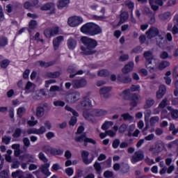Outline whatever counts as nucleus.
<instances>
[{
    "label": "nucleus",
    "instance_id": "nucleus-1",
    "mask_svg": "<svg viewBox=\"0 0 178 178\" xmlns=\"http://www.w3.org/2000/svg\"><path fill=\"white\" fill-rule=\"evenodd\" d=\"M81 41L84 46L81 47V53L83 55H93L97 51V45H98V42L95 39L90 38L86 36H83L81 38Z\"/></svg>",
    "mask_w": 178,
    "mask_h": 178
},
{
    "label": "nucleus",
    "instance_id": "nucleus-2",
    "mask_svg": "<svg viewBox=\"0 0 178 178\" xmlns=\"http://www.w3.org/2000/svg\"><path fill=\"white\" fill-rule=\"evenodd\" d=\"M81 32L86 35H98L102 33V29L93 22H88L81 27Z\"/></svg>",
    "mask_w": 178,
    "mask_h": 178
},
{
    "label": "nucleus",
    "instance_id": "nucleus-3",
    "mask_svg": "<svg viewBox=\"0 0 178 178\" xmlns=\"http://www.w3.org/2000/svg\"><path fill=\"white\" fill-rule=\"evenodd\" d=\"M146 35L147 38L151 39L156 37V42L159 46L161 47L162 41L165 39V32L159 33V30L155 27H151L147 32Z\"/></svg>",
    "mask_w": 178,
    "mask_h": 178
},
{
    "label": "nucleus",
    "instance_id": "nucleus-4",
    "mask_svg": "<svg viewBox=\"0 0 178 178\" xmlns=\"http://www.w3.org/2000/svg\"><path fill=\"white\" fill-rule=\"evenodd\" d=\"M120 97H122L124 101H128L129 104L132 108L134 107V86H132L131 88H127L120 94Z\"/></svg>",
    "mask_w": 178,
    "mask_h": 178
},
{
    "label": "nucleus",
    "instance_id": "nucleus-5",
    "mask_svg": "<svg viewBox=\"0 0 178 178\" xmlns=\"http://www.w3.org/2000/svg\"><path fill=\"white\" fill-rule=\"evenodd\" d=\"M92 108V101L88 98H86L81 101L79 104L76 106V109L78 111H89Z\"/></svg>",
    "mask_w": 178,
    "mask_h": 178
},
{
    "label": "nucleus",
    "instance_id": "nucleus-6",
    "mask_svg": "<svg viewBox=\"0 0 178 178\" xmlns=\"http://www.w3.org/2000/svg\"><path fill=\"white\" fill-rule=\"evenodd\" d=\"M80 99V92H74L67 94L65 97V101L67 104H76Z\"/></svg>",
    "mask_w": 178,
    "mask_h": 178
},
{
    "label": "nucleus",
    "instance_id": "nucleus-7",
    "mask_svg": "<svg viewBox=\"0 0 178 178\" xmlns=\"http://www.w3.org/2000/svg\"><path fill=\"white\" fill-rule=\"evenodd\" d=\"M83 116L86 120H88V122H91V123H94V122H95V109L90 108V110H85L83 112Z\"/></svg>",
    "mask_w": 178,
    "mask_h": 178
},
{
    "label": "nucleus",
    "instance_id": "nucleus-8",
    "mask_svg": "<svg viewBox=\"0 0 178 178\" xmlns=\"http://www.w3.org/2000/svg\"><path fill=\"white\" fill-rule=\"evenodd\" d=\"M83 22V17L80 16H73L68 19V24L70 27H77L78 26H80Z\"/></svg>",
    "mask_w": 178,
    "mask_h": 178
},
{
    "label": "nucleus",
    "instance_id": "nucleus-9",
    "mask_svg": "<svg viewBox=\"0 0 178 178\" xmlns=\"http://www.w3.org/2000/svg\"><path fill=\"white\" fill-rule=\"evenodd\" d=\"M143 56L146 59L145 66L147 69H152V60H154V56L152 55V51H145Z\"/></svg>",
    "mask_w": 178,
    "mask_h": 178
},
{
    "label": "nucleus",
    "instance_id": "nucleus-10",
    "mask_svg": "<svg viewBox=\"0 0 178 178\" xmlns=\"http://www.w3.org/2000/svg\"><path fill=\"white\" fill-rule=\"evenodd\" d=\"M58 33H59L58 26H53V27L47 28L44 31V34L47 38H51V37H54V35H56Z\"/></svg>",
    "mask_w": 178,
    "mask_h": 178
},
{
    "label": "nucleus",
    "instance_id": "nucleus-11",
    "mask_svg": "<svg viewBox=\"0 0 178 178\" xmlns=\"http://www.w3.org/2000/svg\"><path fill=\"white\" fill-rule=\"evenodd\" d=\"M88 84L87 79L81 78L80 79H75L72 81V87L74 88H84Z\"/></svg>",
    "mask_w": 178,
    "mask_h": 178
},
{
    "label": "nucleus",
    "instance_id": "nucleus-12",
    "mask_svg": "<svg viewBox=\"0 0 178 178\" xmlns=\"http://www.w3.org/2000/svg\"><path fill=\"white\" fill-rule=\"evenodd\" d=\"M75 140H76L78 143H84L85 147H87L88 143H90V144L93 145H95L96 143L94 139L87 138V136H86V134L77 136L76 138H75Z\"/></svg>",
    "mask_w": 178,
    "mask_h": 178
},
{
    "label": "nucleus",
    "instance_id": "nucleus-13",
    "mask_svg": "<svg viewBox=\"0 0 178 178\" xmlns=\"http://www.w3.org/2000/svg\"><path fill=\"white\" fill-rule=\"evenodd\" d=\"M65 109L66 111H68L69 112H72V115L75 117H72L70 121V126H74L76 123L77 122V117H79V113L76 111V110L72 108L69 106H65Z\"/></svg>",
    "mask_w": 178,
    "mask_h": 178
},
{
    "label": "nucleus",
    "instance_id": "nucleus-14",
    "mask_svg": "<svg viewBox=\"0 0 178 178\" xmlns=\"http://www.w3.org/2000/svg\"><path fill=\"white\" fill-rule=\"evenodd\" d=\"M166 1L167 0H149V3L153 10H158L159 9V6H163V2H166Z\"/></svg>",
    "mask_w": 178,
    "mask_h": 178
},
{
    "label": "nucleus",
    "instance_id": "nucleus-15",
    "mask_svg": "<svg viewBox=\"0 0 178 178\" xmlns=\"http://www.w3.org/2000/svg\"><path fill=\"white\" fill-rule=\"evenodd\" d=\"M89 155H90V152L86 150H83L81 152L83 162V163H85V165H90V163H92V161H94V156H92L91 158L88 159Z\"/></svg>",
    "mask_w": 178,
    "mask_h": 178
},
{
    "label": "nucleus",
    "instance_id": "nucleus-16",
    "mask_svg": "<svg viewBox=\"0 0 178 178\" xmlns=\"http://www.w3.org/2000/svg\"><path fill=\"white\" fill-rule=\"evenodd\" d=\"M111 91H112V87H103L99 90L100 95H103L104 98L108 99L111 97Z\"/></svg>",
    "mask_w": 178,
    "mask_h": 178
},
{
    "label": "nucleus",
    "instance_id": "nucleus-17",
    "mask_svg": "<svg viewBox=\"0 0 178 178\" xmlns=\"http://www.w3.org/2000/svg\"><path fill=\"white\" fill-rule=\"evenodd\" d=\"M51 164L49 163H45L42 164L41 167L39 168V170L45 175V176H51V172H49V167Z\"/></svg>",
    "mask_w": 178,
    "mask_h": 178
},
{
    "label": "nucleus",
    "instance_id": "nucleus-18",
    "mask_svg": "<svg viewBox=\"0 0 178 178\" xmlns=\"http://www.w3.org/2000/svg\"><path fill=\"white\" fill-rule=\"evenodd\" d=\"M166 94V86L164 85H161L159 86V90L156 93V97L157 99H162L163 95Z\"/></svg>",
    "mask_w": 178,
    "mask_h": 178
},
{
    "label": "nucleus",
    "instance_id": "nucleus-19",
    "mask_svg": "<svg viewBox=\"0 0 178 178\" xmlns=\"http://www.w3.org/2000/svg\"><path fill=\"white\" fill-rule=\"evenodd\" d=\"M134 69V63L129 62L122 69V72L124 74H127V73H130Z\"/></svg>",
    "mask_w": 178,
    "mask_h": 178
},
{
    "label": "nucleus",
    "instance_id": "nucleus-20",
    "mask_svg": "<svg viewBox=\"0 0 178 178\" xmlns=\"http://www.w3.org/2000/svg\"><path fill=\"white\" fill-rule=\"evenodd\" d=\"M67 45L71 51H73V49L77 47V40L70 38L67 41Z\"/></svg>",
    "mask_w": 178,
    "mask_h": 178
},
{
    "label": "nucleus",
    "instance_id": "nucleus-21",
    "mask_svg": "<svg viewBox=\"0 0 178 178\" xmlns=\"http://www.w3.org/2000/svg\"><path fill=\"white\" fill-rule=\"evenodd\" d=\"M144 158V152L143 150H138L135 153L134 162H140V161H143Z\"/></svg>",
    "mask_w": 178,
    "mask_h": 178
},
{
    "label": "nucleus",
    "instance_id": "nucleus-22",
    "mask_svg": "<svg viewBox=\"0 0 178 178\" xmlns=\"http://www.w3.org/2000/svg\"><path fill=\"white\" fill-rule=\"evenodd\" d=\"M38 66H41V67H49V66H54L55 65V61H50V62H44V61H38L36 63Z\"/></svg>",
    "mask_w": 178,
    "mask_h": 178
},
{
    "label": "nucleus",
    "instance_id": "nucleus-23",
    "mask_svg": "<svg viewBox=\"0 0 178 178\" xmlns=\"http://www.w3.org/2000/svg\"><path fill=\"white\" fill-rule=\"evenodd\" d=\"M63 40H64L63 36L60 35V36L56 38L53 40V44H54V49H58V47H59V45H60V43L62 42V41H63Z\"/></svg>",
    "mask_w": 178,
    "mask_h": 178
},
{
    "label": "nucleus",
    "instance_id": "nucleus-24",
    "mask_svg": "<svg viewBox=\"0 0 178 178\" xmlns=\"http://www.w3.org/2000/svg\"><path fill=\"white\" fill-rule=\"evenodd\" d=\"M167 109H168V111H170L171 118L174 120H176V119H178V110L177 109H175V108H172V106H168L167 108Z\"/></svg>",
    "mask_w": 178,
    "mask_h": 178
},
{
    "label": "nucleus",
    "instance_id": "nucleus-25",
    "mask_svg": "<svg viewBox=\"0 0 178 178\" xmlns=\"http://www.w3.org/2000/svg\"><path fill=\"white\" fill-rule=\"evenodd\" d=\"M118 81H120V83H131V78L129 77V76H124L123 74H119L118 76Z\"/></svg>",
    "mask_w": 178,
    "mask_h": 178
},
{
    "label": "nucleus",
    "instance_id": "nucleus-26",
    "mask_svg": "<svg viewBox=\"0 0 178 178\" xmlns=\"http://www.w3.org/2000/svg\"><path fill=\"white\" fill-rule=\"evenodd\" d=\"M70 2V0H59L57 6L58 9H62L63 8H66Z\"/></svg>",
    "mask_w": 178,
    "mask_h": 178
},
{
    "label": "nucleus",
    "instance_id": "nucleus-27",
    "mask_svg": "<svg viewBox=\"0 0 178 178\" xmlns=\"http://www.w3.org/2000/svg\"><path fill=\"white\" fill-rule=\"evenodd\" d=\"M107 114H108V111H106V110H104V109H95V118L99 117V116H105Z\"/></svg>",
    "mask_w": 178,
    "mask_h": 178
},
{
    "label": "nucleus",
    "instance_id": "nucleus-28",
    "mask_svg": "<svg viewBox=\"0 0 178 178\" xmlns=\"http://www.w3.org/2000/svg\"><path fill=\"white\" fill-rule=\"evenodd\" d=\"M120 120H127L128 122H133L134 118L133 116L130 115L129 113H124L121 115V118Z\"/></svg>",
    "mask_w": 178,
    "mask_h": 178
},
{
    "label": "nucleus",
    "instance_id": "nucleus-29",
    "mask_svg": "<svg viewBox=\"0 0 178 178\" xmlns=\"http://www.w3.org/2000/svg\"><path fill=\"white\" fill-rule=\"evenodd\" d=\"M167 147L168 148H170V149H175V151H178V140H175L170 143Z\"/></svg>",
    "mask_w": 178,
    "mask_h": 178
},
{
    "label": "nucleus",
    "instance_id": "nucleus-30",
    "mask_svg": "<svg viewBox=\"0 0 178 178\" xmlns=\"http://www.w3.org/2000/svg\"><path fill=\"white\" fill-rule=\"evenodd\" d=\"M155 104V100L152 98H147L144 106L145 109H148Z\"/></svg>",
    "mask_w": 178,
    "mask_h": 178
},
{
    "label": "nucleus",
    "instance_id": "nucleus-31",
    "mask_svg": "<svg viewBox=\"0 0 178 178\" xmlns=\"http://www.w3.org/2000/svg\"><path fill=\"white\" fill-rule=\"evenodd\" d=\"M46 76L47 77H49L50 79H58V77H59V76H60V72L59 71H56L54 72H47Z\"/></svg>",
    "mask_w": 178,
    "mask_h": 178
},
{
    "label": "nucleus",
    "instance_id": "nucleus-32",
    "mask_svg": "<svg viewBox=\"0 0 178 178\" xmlns=\"http://www.w3.org/2000/svg\"><path fill=\"white\" fill-rule=\"evenodd\" d=\"M129 19V13L127 12H122L120 15V20L119 24H123Z\"/></svg>",
    "mask_w": 178,
    "mask_h": 178
},
{
    "label": "nucleus",
    "instance_id": "nucleus-33",
    "mask_svg": "<svg viewBox=\"0 0 178 178\" xmlns=\"http://www.w3.org/2000/svg\"><path fill=\"white\" fill-rule=\"evenodd\" d=\"M42 151L45 152L47 155H52V152L54 151V148L49 145H45L42 147Z\"/></svg>",
    "mask_w": 178,
    "mask_h": 178
},
{
    "label": "nucleus",
    "instance_id": "nucleus-34",
    "mask_svg": "<svg viewBox=\"0 0 178 178\" xmlns=\"http://www.w3.org/2000/svg\"><path fill=\"white\" fill-rule=\"evenodd\" d=\"M170 66V63L169 61H162L159 65V70H163V69H166V67H169Z\"/></svg>",
    "mask_w": 178,
    "mask_h": 178
},
{
    "label": "nucleus",
    "instance_id": "nucleus-35",
    "mask_svg": "<svg viewBox=\"0 0 178 178\" xmlns=\"http://www.w3.org/2000/svg\"><path fill=\"white\" fill-rule=\"evenodd\" d=\"M97 76L99 77H106L109 76V71L108 70H101L97 72Z\"/></svg>",
    "mask_w": 178,
    "mask_h": 178
},
{
    "label": "nucleus",
    "instance_id": "nucleus-36",
    "mask_svg": "<svg viewBox=\"0 0 178 178\" xmlns=\"http://www.w3.org/2000/svg\"><path fill=\"white\" fill-rule=\"evenodd\" d=\"M8 38L3 36L0 37V48H3L8 45Z\"/></svg>",
    "mask_w": 178,
    "mask_h": 178
},
{
    "label": "nucleus",
    "instance_id": "nucleus-37",
    "mask_svg": "<svg viewBox=\"0 0 178 178\" xmlns=\"http://www.w3.org/2000/svg\"><path fill=\"white\" fill-rule=\"evenodd\" d=\"M44 111L43 107H38L36 109V116L38 118H42V116H44Z\"/></svg>",
    "mask_w": 178,
    "mask_h": 178
},
{
    "label": "nucleus",
    "instance_id": "nucleus-38",
    "mask_svg": "<svg viewBox=\"0 0 178 178\" xmlns=\"http://www.w3.org/2000/svg\"><path fill=\"white\" fill-rule=\"evenodd\" d=\"M10 60L9 59H5L0 62V66L2 69H6L9 66Z\"/></svg>",
    "mask_w": 178,
    "mask_h": 178
},
{
    "label": "nucleus",
    "instance_id": "nucleus-39",
    "mask_svg": "<svg viewBox=\"0 0 178 178\" xmlns=\"http://www.w3.org/2000/svg\"><path fill=\"white\" fill-rule=\"evenodd\" d=\"M111 126H113V122L112 121H106L102 126V130H108Z\"/></svg>",
    "mask_w": 178,
    "mask_h": 178
},
{
    "label": "nucleus",
    "instance_id": "nucleus-40",
    "mask_svg": "<svg viewBox=\"0 0 178 178\" xmlns=\"http://www.w3.org/2000/svg\"><path fill=\"white\" fill-rule=\"evenodd\" d=\"M138 104H141V96L140 95L134 94V106H137Z\"/></svg>",
    "mask_w": 178,
    "mask_h": 178
},
{
    "label": "nucleus",
    "instance_id": "nucleus-41",
    "mask_svg": "<svg viewBox=\"0 0 178 178\" xmlns=\"http://www.w3.org/2000/svg\"><path fill=\"white\" fill-rule=\"evenodd\" d=\"M29 29L34 30L38 27V23L35 20H31L29 23Z\"/></svg>",
    "mask_w": 178,
    "mask_h": 178
},
{
    "label": "nucleus",
    "instance_id": "nucleus-42",
    "mask_svg": "<svg viewBox=\"0 0 178 178\" xmlns=\"http://www.w3.org/2000/svg\"><path fill=\"white\" fill-rule=\"evenodd\" d=\"M38 158L40 161H42L44 163H48V159L47 158V156H45V154L42 153V152L39 153Z\"/></svg>",
    "mask_w": 178,
    "mask_h": 178
},
{
    "label": "nucleus",
    "instance_id": "nucleus-43",
    "mask_svg": "<svg viewBox=\"0 0 178 178\" xmlns=\"http://www.w3.org/2000/svg\"><path fill=\"white\" fill-rule=\"evenodd\" d=\"M169 130L170 131H172V134H173V136H176V134H178V129H176V127H175V124H170V127H169Z\"/></svg>",
    "mask_w": 178,
    "mask_h": 178
},
{
    "label": "nucleus",
    "instance_id": "nucleus-44",
    "mask_svg": "<svg viewBox=\"0 0 178 178\" xmlns=\"http://www.w3.org/2000/svg\"><path fill=\"white\" fill-rule=\"evenodd\" d=\"M77 70V67L74 65H70L68 67L67 72L70 74H76V72Z\"/></svg>",
    "mask_w": 178,
    "mask_h": 178
},
{
    "label": "nucleus",
    "instance_id": "nucleus-45",
    "mask_svg": "<svg viewBox=\"0 0 178 178\" xmlns=\"http://www.w3.org/2000/svg\"><path fill=\"white\" fill-rule=\"evenodd\" d=\"M168 106V98L165 97L159 104V108L163 109V108H166Z\"/></svg>",
    "mask_w": 178,
    "mask_h": 178
},
{
    "label": "nucleus",
    "instance_id": "nucleus-46",
    "mask_svg": "<svg viewBox=\"0 0 178 178\" xmlns=\"http://www.w3.org/2000/svg\"><path fill=\"white\" fill-rule=\"evenodd\" d=\"M150 125L151 126H155V124L156 123H158V122H159V117L158 116H154V117H152L150 118Z\"/></svg>",
    "mask_w": 178,
    "mask_h": 178
},
{
    "label": "nucleus",
    "instance_id": "nucleus-47",
    "mask_svg": "<svg viewBox=\"0 0 178 178\" xmlns=\"http://www.w3.org/2000/svg\"><path fill=\"white\" fill-rule=\"evenodd\" d=\"M54 4L52 3H48L47 4H45L44 6H43L42 7H41V10H49V9H51V8H54Z\"/></svg>",
    "mask_w": 178,
    "mask_h": 178
},
{
    "label": "nucleus",
    "instance_id": "nucleus-48",
    "mask_svg": "<svg viewBox=\"0 0 178 178\" xmlns=\"http://www.w3.org/2000/svg\"><path fill=\"white\" fill-rule=\"evenodd\" d=\"M20 136H22V129L17 128L15 130L13 137H14V138H19Z\"/></svg>",
    "mask_w": 178,
    "mask_h": 178
},
{
    "label": "nucleus",
    "instance_id": "nucleus-49",
    "mask_svg": "<svg viewBox=\"0 0 178 178\" xmlns=\"http://www.w3.org/2000/svg\"><path fill=\"white\" fill-rule=\"evenodd\" d=\"M172 16V14L170 12L165 13L164 14L160 15V18L161 20H168L169 17Z\"/></svg>",
    "mask_w": 178,
    "mask_h": 178
},
{
    "label": "nucleus",
    "instance_id": "nucleus-50",
    "mask_svg": "<svg viewBox=\"0 0 178 178\" xmlns=\"http://www.w3.org/2000/svg\"><path fill=\"white\" fill-rule=\"evenodd\" d=\"M24 143V149H27L30 147V139L29 138H24L23 139Z\"/></svg>",
    "mask_w": 178,
    "mask_h": 178
},
{
    "label": "nucleus",
    "instance_id": "nucleus-51",
    "mask_svg": "<svg viewBox=\"0 0 178 178\" xmlns=\"http://www.w3.org/2000/svg\"><path fill=\"white\" fill-rule=\"evenodd\" d=\"M36 131L38 136H41L47 131V128H45L44 126H41L39 129H36Z\"/></svg>",
    "mask_w": 178,
    "mask_h": 178
},
{
    "label": "nucleus",
    "instance_id": "nucleus-52",
    "mask_svg": "<svg viewBox=\"0 0 178 178\" xmlns=\"http://www.w3.org/2000/svg\"><path fill=\"white\" fill-rule=\"evenodd\" d=\"M128 136L129 137L134 136V124H131L128 129Z\"/></svg>",
    "mask_w": 178,
    "mask_h": 178
},
{
    "label": "nucleus",
    "instance_id": "nucleus-53",
    "mask_svg": "<svg viewBox=\"0 0 178 178\" xmlns=\"http://www.w3.org/2000/svg\"><path fill=\"white\" fill-rule=\"evenodd\" d=\"M63 154V149L53 148L52 155H62Z\"/></svg>",
    "mask_w": 178,
    "mask_h": 178
},
{
    "label": "nucleus",
    "instance_id": "nucleus-54",
    "mask_svg": "<svg viewBox=\"0 0 178 178\" xmlns=\"http://www.w3.org/2000/svg\"><path fill=\"white\" fill-rule=\"evenodd\" d=\"M26 112V108L24 107H19L17 109V115L19 118H22L23 116V114Z\"/></svg>",
    "mask_w": 178,
    "mask_h": 178
},
{
    "label": "nucleus",
    "instance_id": "nucleus-55",
    "mask_svg": "<svg viewBox=\"0 0 178 178\" xmlns=\"http://www.w3.org/2000/svg\"><path fill=\"white\" fill-rule=\"evenodd\" d=\"M160 58H161V59H168V58H170V56H169V53L164 51L161 52Z\"/></svg>",
    "mask_w": 178,
    "mask_h": 178
},
{
    "label": "nucleus",
    "instance_id": "nucleus-56",
    "mask_svg": "<svg viewBox=\"0 0 178 178\" xmlns=\"http://www.w3.org/2000/svg\"><path fill=\"white\" fill-rule=\"evenodd\" d=\"M129 54H122L120 56L119 60L120 62H126V60H129Z\"/></svg>",
    "mask_w": 178,
    "mask_h": 178
},
{
    "label": "nucleus",
    "instance_id": "nucleus-57",
    "mask_svg": "<svg viewBox=\"0 0 178 178\" xmlns=\"http://www.w3.org/2000/svg\"><path fill=\"white\" fill-rule=\"evenodd\" d=\"M35 41H37V42H44V40L41 38V36L40 35V33L37 32L34 36Z\"/></svg>",
    "mask_w": 178,
    "mask_h": 178
},
{
    "label": "nucleus",
    "instance_id": "nucleus-58",
    "mask_svg": "<svg viewBox=\"0 0 178 178\" xmlns=\"http://www.w3.org/2000/svg\"><path fill=\"white\" fill-rule=\"evenodd\" d=\"M24 175H22L21 176L19 177V178H35L33 175H31L29 172H23ZM25 176V177H24Z\"/></svg>",
    "mask_w": 178,
    "mask_h": 178
},
{
    "label": "nucleus",
    "instance_id": "nucleus-59",
    "mask_svg": "<svg viewBox=\"0 0 178 178\" xmlns=\"http://www.w3.org/2000/svg\"><path fill=\"white\" fill-rule=\"evenodd\" d=\"M104 177L106 178L113 177V172L109 170L105 171L104 172Z\"/></svg>",
    "mask_w": 178,
    "mask_h": 178
},
{
    "label": "nucleus",
    "instance_id": "nucleus-60",
    "mask_svg": "<svg viewBox=\"0 0 178 178\" xmlns=\"http://www.w3.org/2000/svg\"><path fill=\"white\" fill-rule=\"evenodd\" d=\"M53 104L54 106H65V102L60 100L55 101Z\"/></svg>",
    "mask_w": 178,
    "mask_h": 178
},
{
    "label": "nucleus",
    "instance_id": "nucleus-61",
    "mask_svg": "<svg viewBox=\"0 0 178 178\" xmlns=\"http://www.w3.org/2000/svg\"><path fill=\"white\" fill-rule=\"evenodd\" d=\"M10 140H12V138L10 136H4L2 138V141L4 144L8 145L10 143Z\"/></svg>",
    "mask_w": 178,
    "mask_h": 178
},
{
    "label": "nucleus",
    "instance_id": "nucleus-62",
    "mask_svg": "<svg viewBox=\"0 0 178 178\" xmlns=\"http://www.w3.org/2000/svg\"><path fill=\"white\" fill-rule=\"evenodd\" d=\"M65 172L67 176H73V173H74V170L72 168H67L65 169Z\"/></svg>",
    "mask_w": 178,
    "mask_h": 178
},
{
    "label": "nucleus",
    "instance_id": "nucleus-63",
    "mask_svg": "<svg viewBox=\"0 0 178 178\" xmlns=\"http://www.w3.org/2000/svg\"><path fill=\"white\" fill-rule=\"evenodd\" d=\"M127 130V124H122L119 129V132L120 133H124Z\"/></svg>",
    "mask_w": 178,
    "mask_h": 178
},
{
    "label": "nucleus",
    "instance_id": "nucleus-64",
    "mask_svg": "<svg viewBox=\"0 0 178 178\" xmlns=\"http://www.w3.org/2000/svg\"><path fill=\"white\" fill-rule=\"evenodd\" d=\"M9 175H8L7 172L3 170L0 172V178H8Z\"/></svg>",
    "mask_w": 178,
    "mask_h": 178
}]
</instances>
